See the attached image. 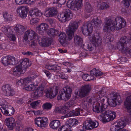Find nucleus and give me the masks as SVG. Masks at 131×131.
<instances>
[{"label":"nucleus","instance_id":"obj_1","mask_svg":"<svg viewBox=\"0 0 131 131\" xmlns=\"http://www.w3.org/2000/svg\"><path fill=\"white\" fill-rule=\"evenodd\" d=\"M105 91V88H103L96 94L95 97L90 96L87 97L82 103V106L83 108L88 110L90 105L93 103H94L96 101L98 102L95 106H93V111L98 113L104 111L107 107V105L105 104L104 102L105 100L107 99L106 97L104 96L106 94Z\"/></svg>","mask_w":131,"mask_h":131},{"label":"nucleus","instance_id":"obj_2","mask_svg":"<svg viewBox=\"0 0 131 131\" xmlns=\"http://www.w3.org/2000/svg\"><path fill=\"white\" fill-rule=\"evenodd\" d=\"M102 22L101 19L97 16L94 17L91 22H87L84 23L81 27V30L83 35L89 36L93 31V26L97 27L100 26Z\"/></svg>","mask_w":131,"mask_h":131},{"label":"nucleus","instance_id":"obj_3","mask_svg":"<svg viewBox=\"0 0 131 131\" xmlns=\"http://www.w3.org/2000/svg\"><path fill=\"white\" fill-rule=\"evenodd\" d=\"M116 116L115 112L111 110H108L105 111L104 113L101 114L98 117L103 123H105L113 120Z\"/></svg>","mask_w":131,"mask_h":131},{"label":"nucleus","instance_id":"obj_4","mask_svg":"<svg viewBox=\"0 0 131 131\" xmlns=\"http://www.w3.org/2000/svg\"><path fill=\"white\" fill-rule=\"evenodd\" d=\"M89 39L91 43L88 44L87 48L90 51L92 50L94 47L100 45L102 42L101 38L97 33H95L89 37Z\"/></svg>","mask_w":131,"mask_h":131},{"label":"nucleus","instance_id":"obj_5","mask_svg":"<svg viewBox=\"0 0 131 131\" xmlns=\"http://www.w3.org/2000/svg\"><path fill=\"white\" fill-rule=\"evenodd\" d=\"M79 21H71L69 24L68 28L66 31L69 40H71L74 36V32L77 30L78 27Z\"/></svg>","mask_w":131,"mask_h":131},{"label":"nucleus","instance_id":"obj_6","mask_svg":"<svg viewBox=\"0 0 131 131\" xmlns=\"http://www.w3.org/2000/svg\"><path fill=\"white\" fill-rule=\"evenodd\" d=\"M71 89L69 87L64 88L57 96L58 100L67 101L71 96Z\"/></svg>","mask_w":131,"mask_h":131},{"label":"nucleus","instance_id":"obj_7","mask_svg":"<svg viewBox=\"0 0 131 131\" xmlns=\"http://www.w3.org/2000/svg\"><path fill=\"white\" fill-rule=\"evenodd\" d=\"M129 40L128 38L126 36L122 37L117 43V46L118 49L122 52H127L128 50L127 45Z\"/></svg>","mask_w":131,"mask_h":131},{"label":"nucleus","instance_id":"obj_8","mask_svg":"<svg viewBox=\"0 0 131 131\" xmlns=\"http://www.w3.org/2000/svg\"><path fill=\"white\" fill-rule=\"evenodd\" d=\"M116 28L115 21L108 18H106L103 27V31L104 32H108L114 30Z\"/></svg>","mask_w":131,"mask_h":131},{"label":"nucleus","instance_id":"obj_9","mask_svg":"<svg viewBox=\"0 0 131 131\" xmlns=\"http://www.w3.org/2000/svg\"><path fill=\"white\" fill-rule=\"evenodd\" d=\"M72 17V14L71 11L67 9L63 13L59 14L57 18L59 21L65 22L70 19Z\"/></svg>","mask_w":131,"mask_h":131},{"label":"nucleus","instance_id":"obj_10","mask_svg":"<svg viewBox=\"0 0 131 131\" xmlns=\"http://www.w3.org/2000/svg\"><path fill=\"white\" fill-rule=\"evenodd\" d=\"M78 121L75 119H70L68 121L67 124L62 126L59 129V131H71V128L78 124Z\"/></svg>","mask_w":131,"mask_h":131},{"label":"nucleus","instance_id":"obj_11","mask_svg":"<svg viewBox=\"0 0 131 131\" xmlns=\"http://www.w3.org/2000/svg\"><path fill=\"white\" fill-rule=\"evenodd\" d=\"M36 75H31V77L26 78L25 88V89L29 91H32L35 89L34 83L32 82L33 80L35 78Z\"/></svg>","mask_w":131,"mask_h":131},{"label":"nucleus","instance_id":"obj_12","mask_svg":"<svg viewBox=\"0 0 131 131\" xmlns=\"http://www.w3.org/2000/svg\"><path fill=\"white\" fill-rule=\"evenodd\" d=\"M47 82L44 81L42 83L41 85L39 86L35 91L33 95V98L35 99L38 98L42 95L43 92V90L46 87H47Z\"/></svg>","mask_w":131,"mask_h":131},{"label":"nucleus","instance_id":"obj_13","mask_svg":"<svg viewBox=\"0 0 131 131\" xmlns=\"http://www.w3.org/2000/svg\"><path fill=\"white\" fill-rule=\"evenodd\" d=\"M37 34L34 31L29 29L27 30L24 33V39L25 41H30L33 39H36L38 37Z\"/></svg>","mask_w":131,"mask_h":131},{"label":"nucleus","instance_id":"obj_14","mask_svg":"<svg viewBox=\"0 0 131 131\" xmlns=\"http://www.w3.org/2000/svg\"><path fill=\"white\" fill-rule=\"evenodd\" d=\"M1 89L5 95L7 96H12L15 93V92L13 88L8 84L3 85Z\"/></svg>","mask_w":131,"mask_h":131},{"label":"nucleus","instance_id":"obj_15","mask_svg":"<svg viewBox=\"0 0 131 131\" xmlns=\"http://www.w3.org/2000/svg\"><path fill=\"white\" fill-rule=\"evenodd\" d=\"M126 122L122 120L116 122L110 127L111 131H118L123 128L126 125Z\"/></svg>","mask_w":131,"mask_h":131},{"label":"nucleus","instance_id":"obj_16","mask_svg":"<svg viewBox=\"0 0 131 131\" xmlns=\"http://www.w3.org/2000/svg\"><path fill=\"white\" fill-rule=\"evenodd\" d=\"M35 124L38 127L42 128L45 127L48 123V119L46 117H38L34 119Z\"/></svg>","mask_w":131,"mask_h":131},{"label":"nucleus","instance_id":"obj_17","mask_svg":"<svg viewBox=\"0 0 131 131\" xmlns=\"http://www.w3.org/2000/svg\"><path fill=\"white\" fill-rule=\"evenodd\" d=\"M58 86L51 87L49 89L45 90L46 96L51 98L55 97L58 93Z\"/></svg>","mask_w":131,"mask_h":131},{"label":"nucleus","instance_id":"obj_18","mask_svg":"<svg viewBox=\"0 0 131 131\" xmlns=\"http://www.w3.org/2000/svg\"><path fill=\"white\" fill-rule=\"evenodd\" d=\"M117 97L116 93L114 92H112L108 95L107 102L110 106L114 107L116 106Z\"/></svg>","mask_w":131,"mask_h":131},{"label":"nucleus","instance_id":"obj_19","mask_svg":"<svg viewBox=\"0 0 131 131\" xmlns=\"http://www.w3.org/2000/svg\"><path fill=\"white\" fill-rule=\"evenodd\" d=\"M37 39L39 44L42 47H47L51 44V41L49 38L46 36L42 37L38 36Z\"/></svg>","mask_w":131,"mask_h":131},{"label":"nucleus","instance_id":"obj_20","mask_svg":"<svg viewBox=\"0 0 131 131\" xmlns=\"http://www.w3.org/2000/svg\"><path fill=\"white\" fill-rule=\"evenodd\" d=\"M28 9L27 7L21 6L17 8L16 11L19 17L22 18H25L27 17Z\"/></svg>","mask_w":131,"mask_h":131},{"label":"nucleus","instance_id":"obj_21","mask_svg":"<svg viewBox=\"0 0 131 131\" xmlns=\"http://www.w3.org/2000/svg\"><path fill=\"white\" fill-rule=\"evenodd\" d=\"M116 27V30H118L125 27L126 25V22L124 18L122 17H117L115 19Z\"/></svg>","mask_w":131,"mask_h":131},{"label":"nucleus","instance_id":"obj_22","mask_svg":"<svg viewBox=\"0 0 131 131\" xmlns=\"http://www.w3.org/2000/svg\"><path fill=\"white\" fill-rule=\"evenodd\" d=\"M98 122L96 121L90 120L88 122L85 123L83 126V128L86 129H91L96 128L99 126Z\"/></svg>","mask_w":131,"mask_h":131},{"label":"nucleus","instance_id":"obj_23","mask_svg":"<svg viewBox=\"0 0 131 131\" xmlns=\"http://www.w3.org/2000/svg\"><path fill=\"white\" fill-rule=\"evenodd\" d=\"M91 90V86L90 85L86 84L82 86L79 91V95L81 97H84L90 92Z\"/></svg>","mask_w":131,"mask_h":131},{"label":"nucleus","instance_id":"obj_24","mask_svg":"<svg viewBox=\"0 0 131 131\" xmlns=\"http://www.w3.org/2000/svg\"><path fill=\"white\" fill-rule=\"evenodd\" d=\"M5 122L8 129L10 130H13L16 124L15 119L13 117L6 118Z\"/></svg>","mask_w":131,"mask_h":131},{"label":"nucleus","instance_id":"obj_25","mask_svg":"<svg viewBox=\"0 0 131 131\" xmlns=\"http://www.w3.org/2000/svg\"><path fill=\"white\" fill-rule=\"evenodd\" d=\"M1 111L3 114L6 116H11L14 114L15 110L14 108L11 106H8L7 105V107L6 108L1 109Z\"/></svg>","mask_w":131,"mask_h":131},{"label":"nucleus","instance_id":"obj_26","mask_svg":"<svg viewBox=\"0 0 131 131\" xmlns=\"http://www.w3.org/2000/svg\"><path fill=\"white\" fill-rule=\"evenodd\" d=\"M124 106L129 115H131V95L126 98L124 102Z\"/></svg>","mask_w":131,"mask_h":131},{"label":"nucleus","instance_id":"obj_27","mask_svg":"<svg viewBox=\"0 0 131 131\" xmlns=\"http://www.w3.org/2000/svg\"><path fill=\"white\" fill-rule=\"evenodd\" d=\"M12 27V29H14L16 33L19 35L23 34L26 29L25 27L20 24H16Z\"/></svg>","mask_w":131,"mask_h":131},{"label":"nucleus","instance_id":"obj_28","mask_svg":"<svg viewBox=\"0 0 131 131\" xmlns=\"http://www.w3.org/2000/svg\"><path fill=\"white\" fill-rule=\"evenodd\" d=\"M17 65L23 70L29 67L30 64L29 63L28 59L27 58H26L23 60L19 61Z\"/></svg>","mask_w":131,"mask_h":131},{"label":"nucleus","instance_id":"obj_29","mask_svg":"<svg viewBox=\"0 0 131 131\" xmlns=\"http://www.w3.org/2000/svg\"><path fill=\"white\" fill-rule=\"evenodd\" d=\"M29 13V15L31 17H40L41 16L42 14L41 11L37 8L30 10Z\"/></svg>","mask_w":131,"mask_h":131},{"label":"nucleus","instance_id":"obj_30","mask_svg":"<svg viewBox=\"0 0 131 131\" xmlns=\"http://www.w3.org/2000/svg\"><path fill=\"white\" fill-rule=\"evenodd\" d=\"M49 27V26L47 24L42 23L37 27L36 29L39 32H44L48 30Z\"/></svg>","mask_w":131,"mask_h":131},{"label":"nucleus","instance_id":"obj_31","mask_svg":"<svg viewBox=\"0 0 131 131\" xmlns=\"http://www.w3.org/2000/svg\"><path fill=\"white\" fill-rule=\"evenodd\" d=\"M23 73V70L18 65L13 69L12 71V74L16 76H19Z\"/></svg>","mask_w":131,"mask_h":131},{"label":"nucleus","instance_id":"obj_32","mask_svg":"<svg viewBox=\"0 0 131 131\" xmlns=\"http://www.w3.org/2000/svg\"><path fill=\"white\" fill-rule=\"evenodd\" d=\"M47 13H45V15L46 17H52L54 16L57 14V9L55 8H49Z\"/></svg>","mask_w":131,"mask_h":131},{"label":"nucleus","instance_id":"obj_33","mask_svg":"<svg viewBox=\"0 0 131 131\" xmlns=\"http://www.w3.org/2000/svg\"><path fill=\"white\" fill-rule=\"evenodd\" d=\"M60 125V122L57 120H53L51 122L50 124V127L54 129H57Z\"/></svg>","mask_w":131,"mask_h":131},{"label":"nucleus","instance_id":"obj_34","mask_svg":"<svg viewBox=\"0 0 131 131\" xmlns=\"http://www.w3.org/2000/svg\"><path fill=\"white\" fill-rule=\"evenodd\" d=\"M59 41L61 44H63L66 42L67 36L65 33L61 32L59 35Z\"/></svg>","mask_w":131,"mask_h":131},{"label":"nucleus","instance_id":"obj_35","mask_svg":"<svg viewBox=\"0 0 131 131\" xmlns=\"http://www.w3.org/2000/svg\"><path fill=\"white\" fill-rule=\"evenodd\" d=\"M1 30L6 35L12 30V26H4L1 28Z\"/></svg>","mask_w":131,"mask_h":131},{"label":"nucleus","instance_id":"obj_36","mask_svg":"<svg viewBox=\"0 0 131 131\" xmlns=\"http://www.w3.org/2000/svg\"><path fill=\"white\" fill-rule=\"evenodd\" d=\"M91 74H93L96 77H99V76L102 75V72L100 70L96 69L95 68L93 69L90 72Z\"/></svg>","mask_w":131,"mask_h":131},{"label":"nucleus","instance_id":"obj_37","mask_svg":"<svg viewBox=\"0 0 131 131\" xmlns=\"http://www.w3.org/2000/svg\"><path fill=\"white\" fill-rule=\"evenodd\" d=\"M59 32L58 30L53 28H51L48 31V34L49 35L54 37L56 36L58 34Z\"/></svg>","mask_w":131,"mask_h":131},{"label":"nucleus","instance_id":"obj_38","mask_svg":"<svg viewBox=\"0 0 131 131\" xmlns=\"http://www.w3.org/2000/svg\"><path fill=\"white\" fill-rule=\"evenodd\" d=\"M67 7L72 9L76 10H77L74 2L71 0H69L67 3Z\"/></svg>","mask_w":131,"mask_h":131},{"label":"nucleus","instance_id":"obj_39","mask_svg":"<svg viewBox=\"0 0 131 131\" xmlns=\"http://www.w3.org/2000/svg\"><path fill=\"white\" fill-rule=\"evenodd\" d=\"M8 56L3 57L1 59V61L5 66H7L9 65Z\"/></svg>","mask_w":131,"mask_h":131},{"label":"nucleus","instance_id":"obj_40","mask_svg":"<svg viewBox=\"0 0 131 131\" xmlns=\"http://www.w3.org/2000/svg\"><path fill=\"white\" fill-rule=\"evenodd\" d=\"M7 103L6 102V100L2 98H0V108L3 109L6 107H7Z\"/></svg>","mask_w":131,"mask_h":131},{"label":"nucleus","instance_id":"obj_41","mask_svg":"<svg viewBox=\"0 0 131 131\" xmlns=\"http://www.w3.org/2000/svg\"><path fill=\"white\" fill-rule=\"evenodd\" d=\"M3 15L5 21L10 20L13 17V16L9 15L6 11H4L3 13Z\"/></svg>","mask_w":131,"mask_h":131},{"label":"nucleus","instance_id":"obj_42","mask_svg":"<svg viewBox=\"0 0 131 131\" xmlns=\"http://www.w3.org/2000/svg\"><path fill=\"white\" fill-rule=\"evenodd\" d=\"M13 31L12 30L7 34L6 36L10 40L14 41L16 40V38L15 35L13 34Z\"/></svg>","mask_w":131,"mask_h":131},{"label":"nucleus","instance_id":"obj_43","mask_svg":"<svg viewBox=\"0 0 131 131\" xmlns=\"http://www.w3.org/2000/svg\"><path fill=\"white\" fill-rule=\"evenodd\" d=\"M74 116H77L80 115V112L81 113H83L84 110H83L78 108H76L74 110L72 111Z\"/></svg>","mask_w":131,"mask_h":131},{"label":"nucleus","instance_id":"obj_44","mask_svg":"<svg viewBox=\"0 0 131 131\" xmlns=\"http://www.w3.org/2000/svg\"><path fill=\"white\" fill-rule=\"evenodd\" d=\"M82 40L81 37L76 35L74 37V42L76 45H78L82 42Z\"/></svg>","mask_w":131,"mask_h":131},{"label":"nucleus","instance_id":"obj_45","mask_svg":"<svg viewBox=\"0 0 131 131\" xmlns=\"http://www.w3.org/2000/svg\"><path fill=\"white\" fill-rule=\"evenodd\" d=\"M109 5L106 3L101 2L98 5V7L101 9H104L108 8Z\"/></svg>","mask_w":131,"mask_h":131},{"label":"nucleus","instance_id":"obj_46","mask_svg":"<svg viewBox=\"0 0 131 131\" xmlns=\"http://www.w3.org/2000/svg\"><path fill=\"white\" fill-rule=\"evenodd\" d=\"M74 3L77 10L80 8L82 7V0H75Z\"/></svg>","mask_w":131,"mask_h":131},{"label":"nucleus","instance_id":"obj_47","mask_svg":"<svg viewBox=\"0 0 131 131\" xmlns=\"http://www.w3.org/2000/svg\"><path fill=\"white\" fill-rule=\"evenodd\" d=\"M9 65H14L16 64L15 58L13 56L9 55L8 56Z\"/></svg>","mask_w":131,"mask_h":131},{"label":"nucleus","instance_id":"obj_48","mask_svg":"<svg viewBox=\"0 0 131 131\" xmlns=\"http://www.w3.org/2000/svg\"><path fill=\"white\" fill-rule=\"evenodd\" d=\"M52 105L49 103L46 102L42 105V107L43 110H48L51 108Z\"/></svg>","mask_w":131,"mask_h":131},{"label":"nucleus","instance_id":"obj_49","mask_svg":"<svg viewBox=\"0 0 131 131\" xmlns=\"http://www.w3.org/2000/svg\"><path fill=\"white\" fill-rule=\"evenodd\" d=\"M40 101H36L32 102L30 104V105L31 107L35 109L38 107L40 105Z\"/></svg>","mask_w":131,"mask_h":131},{"label":"nucleus","instance_id":"obj_50","mask_svg":"<svg viewBox=\"0 0 131 131\" xmlns=\"http://www.w3.org/2000/svg\"><path fill=\"white\" fill-rule=\"evenodd\" d=\"M85 10L88 13L91 12L92 11V8L89 3H87L85 6Z\"/></svg>","mask_w":131,"mask_h":131},{"label":"nucleus","instance_id":"obj_51","mask_svg":"<svg viewBox=\"0 0 131 131\" xmlns=\"http://www.w3.org/2000/svg\"><path fill=\"white\" fill-rule=\"evenodd\" d=\"M26 78L23 79H20V80H16V83L17 85H21L24 84Z\"/></svg>","mask_w":131,"mask_h":131},{"label":"nucleus","instance_id":"obj_52","mask_svg":"<svg viewBox=\"0 0 131 131\" xmlns=\"http://www.w3.org/2000/svg\"><path fill=\"white\" fill-rule=\"evenodd\" d=\"M65 105L68 108L71 107H73L74 105V102L73 101H70L66 104Z\"/></svg>","mask_w":131,"mask_h":131},{"label":"nucleus","instance_id":"obj_53","mask_svg":"<svg viewBox=\"0 0 131 131\" xmlns=\"http://www.w3.org/2000/svg\"><path fill=\"white\" fill-rule=\"evenodd\" d=\"M28 113L33 112L35 115H39L43 114L42 111L41 110H37L36 111H29L27 112Z\"/></svg>","mask_w":131,"mask_h":131},{"label":"nucleus","instance_id":"obj_54","mask_svg":"<svg viewBox=\"0 0 131 131\" xmlns=\"http://www.w3.org/2000/svg\"><path fill=\"white\" fill-rule=\"evenodd\" d=\"M66 1V0H56L53 1V4L56 3L61 5H63L65 3Z\"/></svg>","mask_w":131,"mask_h":131},{"label":"nucleus","instance_id":"obj_55","mask_svg":"<svg viewBox=\"0 0 131 131\" xmlns=\"http://www.w3.org/2000/svg\"><path fill=\"white\" fill-rule=\"evenodd\" d=\"M130 0H123L122 2V3L126 7H128L129 6Z\"/></svg>","mask_w":131,"mask_h":131},{"label":"nucleus","instance_id":"obj_56","mask_svg":"<svg viewBox=\"0 0 131 131\" xmlns=\"http://www.w3.org/2000/svg\"><path fill=\"white\" fill-rule=\"evenodd\" d=\"M39 19L38 18H32L30 20V23L31 24H34L39 21Z\"/></svg>","mask_w":131,"mask_h":131},{"label":"nucleus","instance_id":"obj_57","mask_svg":"<svg viewBox=\"0 0 131 131\" xmlns=\"http://www.w3.org/2000/svg\"><path fill=\"white\" fill-rule=\"evenodd\" d=\"M118 61L119 62L120 61H121V63H123L127 62V58L126 57H122L118 60Z\"/></svg>","mask_w":131,"mask_h":131},{"label":"nucleus","instance_id":"obj_58","mask_svg":"<svg viewBox=\"0 0 131 131\" xmlns=\"http://www.w3.org/2000/svg\"><path fill=\"white\" fill-rule=\"evenodd\" d=\"M67 107L65 105L64 106L61 107V113L62 114L66 113L67 110Z\"/></svg>","mask_w":131,"mask_h":131},{"label":"nucleus","instance_id":"obj_59","mask_svg":"<svg viewBox=\"0 0 131 131\" xmlns=\"http://www.w3.org/2000/svg\"><path fill=\"white\" fill-rule=\"evenodd\" d=\"M72 116H74L72 111H70L65 116L66 117H69Z\"/></svg>","mask_w":131,"mask_h":131},{"label":"nucleus","instance_id":"obj_60","mask_svg":"<svg viewBox=\"0 0 131 131\" xmlns=\"http://www.w3.org/2000/svg\"><path fill=\"white\" fill-rule=\"evenodd\" d=\"M59 76L62 79H63L66 80L68 78L67 76L66 75L63 73H62L60 74Z\"/></svg>","mask_w":131,"mask_h":131},{"label":"nucleus","instance_id":"obj_61","mask_svg":"<svg viewBox=\"0 0 131 131\" xmlns=\"http://www.w3.org/2000/svg\"><path fill=\"white\" fill-rule=\"evenodd\" d=\"M36 0H24V3L26 4H31Z\"/></svg>","mask_w":131,"mask_h":131},{"label":"nucleus","instance_id":"obj_62","mask_svg":"<svg viewBox=\"0 0 131 131\" xmlns=\"http://www.w3.org/2000/svg\"><path fill=\"white\" fill-rule=\"evenodd\" d=\"M61 107H57L54 109V111L56 113H61Z\"/></svg>","mask_w":131,"mask_h":131},{"label":"nucleus","instance_id":"obj_63","mask_svg":"<svg viewBox=\"0 0 131 131\" xmlns=\"http://www.w3.org/2000/svg\"><path fill=\"white\" fill-rule=\"evenodd\" d=\"M43 72L48 77L50 78L51 76V74L50 72L47 70L43 71Z\"/></svg>","mask_w":131,"mask_h":131},{"label":"nucleus","instance_id":"obj_64","mask_svg":"<svg viewBox=\"0 0 131 131\" xmlns=\"http://www.w3.org/2000/svg\"><path fill=\"white\" fill-rule=\"evenodd\" d=\"M22 54L25 55H32L33 54L30 51L23 52Z\"/></svg>","mask_w":131,"mask_h":131}]
</instances>
